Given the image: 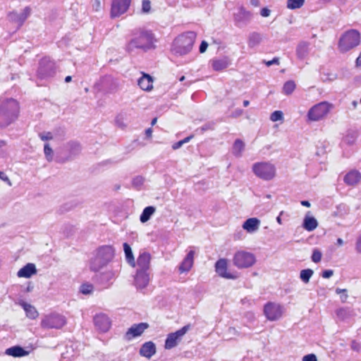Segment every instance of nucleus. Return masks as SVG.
Returning a JSON list of instances; mask_svg holds the SVG:
<instances>
[{"label":"nucleus","instance_id":"nucleus-64","mask_svg":"<svg viewBox=\"0 0 361 361\" xmlns=\"http://www.w3.org/2000/svg\"><path fill=\"white\" fill-rule=\"evenodd\" d=\"M72 80V77L71 75H68L65 78V82H70Z\"/></svg>","mask_w":361,"mask_h":361},{"label":"nucleus","instance_id":"nucleus-63","mask_svg":"<svg viewBox=\"0 0 361 361\" xmlns=\"http://www.w3.org/2000/svg\"><path fill=\"white\" fill-rule=\"evenodd\" d=\"M250 4L254 6H257L259 5V0H250Z\"/></svg>","mask_w":361,"mask_h":361},{"label":"nucleus","instance_id":"nucleus-3","mask_svg":"<svg viewBox=\"0 0 361 361\" xmlns=\"http://www.w3.org/2000/svg\"><path fill=\"white\" fill-rule=\"evenodd\" d=\"M115 250L112 246L104 245L99 247L95 256L91 259L90 269L94 272L102 271L112 260Z\"/></svg>","mask_w":361,"mask_h":361},{"label":"nucleus","instance_id":"nucleus-12","mask_svg":"<svg viewBox=\"0 0 361 361\" xmlns=\"http://www.w3.org/2000/svg\"><path fill=\"white\" fill-rule=\"evenodd\" d=\"M264 313L268 320L277 321L283 316V307L279 304L269 302L264 307Z\"/></svg>","mask_w":361,"mask_h":361},{"label":"nucleus","instance_id":"nucleus-56","mask_svg":"<svg viewBox=\"0 0 361 361\" xmlns=\"http://www.w3.org/2000/svg\"><path fill=\"white\" fill-rule=\"evenodd\" d=\"M334 275V271L332 270H325L322 273V277L325 279H329Z\"/></svg>","mask_w":361,"mask_h":361},{"label":"nucleus","instance_id":"nucleus-30","mask_svg":"<svg viewBox=\"0 0 361 361\" xmlns=\"http://www.w3.org/2000/svg\"><path fill=\"white\" fill-rule=\"evenodd\" d=\"M19 305L23 308L26 313V316L28 318L31 319H35L38 317L39 313L37 310L32 305L27 303L25 301L19 302Z\"/></svg>","mask_w":361,"mask_h":361},{"label":"nucleus","instance_id":"nucleus-5","mask_svg":"<svg viewBox=\"0 0 361 361\" xmlns=\"http://www.w3.org/2000/svg\"><path fill=\"white\" fill-rule=\"evenodd\" d=\"M252 169L257 177L264 180H271L276 176L275 166L269 162L255 163Z\"/></svg>","mask_w":361,"mask_h":361},{"label":"nucleus","instance_id":"nucleus-25","mask_svg":"<svg viewBox=\"0 0 361 361\" xmlns=\"http://www.w3.org/2000/svg\"><path fill=\"white\" fill-rule=\"evenodd\" d=\"M137 85L142 90L150 91L153 88V78L147 73H143L137 80Z\"/></svg>","mask_w":361,"mask_h":361},{"label":"nucleus","instance_id":"nucleus-51","mask_svg":"<svg viewBox=\"0 0 361 361\" xmlns=\"http://www.w3.org/2000/svg\"><path fill=\"white\" fill-rule=\"evenodd\" d=\"M264 63L267 65V66L269 67L272 65H279V58L274 57L272 60L270 61H264Z\"/></svg>","mask_w":361,"mask_h":361},{"label":"nucleus","instance_id":"nucleus-23","mask_svg":"<svg viewBox=\"0 0 361 361\" xmlns=\"http://www.w3.org/2000/svg\"><path fill=\"white\" fill-rule=\"evenodd\" d=\"M195 252L190 250L179 266L180 273L188 272L193 266Z\"/></svg>","mask_w":361,"mask_h":361},{"label":"nucleus","instance_id":"nucleus-59","mask_svg":"<svg viewBox=\"0 0 361 361\" xmlns=\"http://www.w3.org/2000/svg\"><path fill=\"white\" fill-rule=\"evenodd\" d=\"M355 66L356 67L361 66V52L360 53L359 56L356 59Z\"/></svg>","mask_w":361,"mask_h":361},{"label":"nucleus","instance_id":"nucleus-40","mask_svg":"<svg viewBox=\"0 0 361 361\" xmlns=\"http://www.w3.org/2000/svg\"><path fill=\"white\" fill-rule=\"evenodd\" d=\"M31 13V8L29 6H26L22 13H18L19 14V18H20V26H21L25 20L28 18V16Z\"/></svg>","mask_w":361,"mask_h":361},{"label":"nucleus","instance_id":"nucleus-52","mask_svg":"<svg viewBox=\"0 0 361 361\" xmlns=\"http://www.w3.org/2000/svg\"><path fill=\"white\" fill-rule=\"evenodd\" d=\"M302 361H317V358L314 354H308L302 357Z\"/></svg>","mask_w":361,"mask_h":361},{"label":"nucleus","instance_id":"nucleus-61","mask_svg":"<svg viewBox=\"0 0 361 361\" xmlns=\"http://www.w3.org/2000/svg\"><path fill=\"white\" fill-rule=\"evenodd\" d=\"M301 204L302 206H305V207H310L311 206V204L309 201H307V200H303L301 202Z\"/></svg>","mask_w":361,"mask_h":361},{"label":"nucleus","instance_id":"nucleus-6","mask_svg":"<svg viewBox=\"0 0 361 361\" xmlns=\"http://www.w3.org/2000/svg\"><path fill=\"white\" fill-rule=\"evenodd\" d=\"M360 43V34L356 30H350L340 37V51H348Z\"/></svg>","mask_w":361,"mask_h":361},{"label":"nucleus","instance_id":"nucleus-11","mask_svg":"<svg viewBox=\"0 0 361 361\" xmlns=\"http://www.w3.org/2000/svg\"><path fill=\"white\" fill-rule=\"evenodd\" d=\"M190 329V325H185L176 332L171 333L167 336L165 341L164 348L166 350H170L175 348L181 341L182 338Z\"/></svg>","mask_w":361,"mask_h":361},{"label":"nucleus","instance_id":"nucleus-38","mask_svg":"<svg viewBox=\"0 0 361 361\" xmlns=\"http://www.w3.org/2000/svg\"><path fill=\"white\" fill-rule=\"evenodd\" d=\"M295 89V83L293 80L286 82L283 87V92L286 95H290Z\"/></svg>","mask_w":361,"mask_h":361},{"label":"nucleus","instance_id":"nucleus-9","mask_svg":"<svg viewBox=\"0 0 361 361\" xmlns=\"http://www.w3.org/2000/svg\"><path fill=\"white\" fill-rule=\"evenodd\" d=\"M56 66L53 61L48 57L42 58L39 62L37 72V78L40 80L48 79L54 76Z\"/></svg>","mask_w":361,"mask_h":361},{"label":"nucleus","instance_id":"nucleus-48","mask_svg":"<svg viewBox=\"0 0 361 361\" xmlns=\"http://www.w3.org/2000/svg\"><path fill=\"white\" fill-rule=\"evenodd\" d=\"M355 248L357 253L361 254V233L356 238Z\"/></svg>","mask_w":361,"mask_h":361},{"label":"nucleus","instance_id":"nucleus-19","mask_svg":"<svg viewBox=\"0 0 361 361\" xmlns=\"http://www.w3.org/2000/svg\"><path fill=\"white\" fill-rule=\"evenodd\" d=\"M147 323H140L133 325L126 333L125 338L130 341L133 338L140 336L148 328Z\"/></svg>","mask_w":361,"mask_h":361},{"label":"nucleus","instance_id":"nucleus-2","mask_svg":"<svg viewBox=\"0 0 361 361\" xmlns=\"http://www.w3.org/2000/svg\"><path fill=\"white\" fill-rule=\"evenodd\" d=\"M19 103L16 99L7 98L0 101V128H6L18 117Z\"/></svg>","mask_w":361,"mask_h":361},{"label":"nucleus","instance_id":"nucleus-10","mask_svg":"<svg viewBox=\"0 0 361 361\" xmlns=\"http://www.w3.org/2000/svg\"><path fill=\"white\" fill-rule=\"evenodd\" d=\"M66 323V318L58 314H50L44 317L41 326L44 329H61Z\"/></svg>","mask_w":361,"mask_h":361},{"label":"nucleus","instance_id":"nucleus-58","mask_svg":"<svg viewBox=\"0 0 361 361\" xmlns=\"http://www.w3.org/2000/svg\"><path fill=\"white\" fill-rule=\"evenodd\" d=\"M211 127V124H205L201 128L197 129V133H203L207 129Z\"/></svg>","mask_w":361,"mask_h":361},{"label":"nucleus","instance_id":"nucleus-45","mask_svg":"<svg viewBox=\"0 0 361 361\" xmlns=\"http://www.w3.org/2000/svg\"><path fill=\"white\" fill-rule=\"evenodd\" d=\"M93 290V286L90 284H84L80 287V292L82 294L88 295Z\"/></svg>","mask_w":361,"mask_h":361},{"label":"nucleus","instance_id":"nucleus-18","mask_svg":"<svg viewBox=\"0 0 361 361\" xmlns=\"http://www.w3.org/2000/svg\"><path fill=\"white\" fill-rule=\"evenodd\" d=\"M150 280L149 273L145 270H137L135 276V285L138 289L145 288Z\"/></svg>","mask_w":361,"mask_h":361},{"label":"nucleus","instance_id":"nucleus-26","mask_svg":"<svg viewBox=\"0 0 361 361\" xmlns=\"http://www.w3.org/2000/svg\"><path fill=\"white\" fill-rule=\"evenodd\" d=\"M36 272L35 265L32 263H28L18 271L17 275L20 278H30Z\"/></svg>","mask_w":361,"mask_h":361},{"label":"nucleus","instance_id":"nucleus-32","mask_svg":"<svg viewBox=\"0 0 361 361\" xmlns=\"http://www.w3.org/2000/svg\"><path fill=\"white\" fill-rule=\"evenodd\" d=\"M310 44L307 42H300L296 48V54L298 59H304L309 53Z\"/></svg>","mask_w":361,"mask_h":361},{"label":"nucleus","instance_id":"nucleus-36","mask_svg":"<svg viewBox=\"0 0 361 361\" xmlns=\"http://www.w3.org/2000/svg\"><path fill=\"white\" fill-rule=\"evenodd\" d=\"M233 153L239 156L245 148V142L241 139H236L233 144Z\"/></svg>","mask_w":361,"mask_h":361},{"label":"nucleus","instance_id":"nucleus-54","mask_svg":"<svg viewBox=\"0 0 361 361\" xmlns=\"http://www.w3.org/2000/svg\"><path fill=\"white\" fill-rule=\"evenodd\" d=\"M270 13H271V11L267 7L262 8L260 11V14L263 17L269 16Z\"/></svg>","mask_w":361,"mask_h":361},{"label":"nucleus","instance_id":"nucleus-13","mask_svg":"<svg viewBox=\"0 0 361 361\" xmlns=\"http://www.w3.org/2000/svg\"><path fill=\"white\" fill-rule=\"evenodd\" d=\"M130 2L131 0H112L111 18H117L125 13L129 8Z\"/></svg>","mask_w":361,"mask_h":361},{"label":"nucleus","instance_id":"nucleus-37","mask_svg":"<svg viewBox=\"0 0 361 361\" xmlns=\"http://www.w3.org/2000/svg\"><path fill=\"white\" fill-rule=\"evenodd\" d=\"M313 274L314 271L311 269H303L300 273V279L303 283H307Z\"/></svg>","mask_w":361,"mask_h":361},{"label":"nucleus","instance_id":"nucleus-57","mask_svg":"<svg viewBox=\"0 0 361 361\" xmlns=\"http://www.w3.org/2000/svg\"><path fill=\"white\" fill-rule=\"evenodd\" d=\"M122 117L121 116H118L116 118V125L118 126V127H121V128H123L125 126V125L123 124V121H122Z\"/></svg>","mask_w":361,"mask_h":361},{"label":"nucleus","instance_id":"nucleus-7","mask_svg":"<svg viewBox=\"0 0 361 361\" xmlns=\"http://www.w3.org/2000/svg\"><path fill=\"white\" fill-rule=\"evenodd\" d=\"M256 262L254 254L245 250H238L233 257V264L238 269H247L252 267Z\"/></svg>","mask_w":361,"mask_h":361},{"label":"nucleus","instance_id":"nucleus-34","mask_svg":"<svg viewBox=\"0 0 361 361\" xmlns=\"http://www.w3.org/2000/svg\"><path fill=\"white\" fill-rule=\"evenodd\" d=\"M156 208L152 206L147 207L144 209L142 214L140 215V220L142 223H146L149 220L152 215L154 214Z\"/></svg>","mask_w":361,"mask_h":361},{"label":"nucleus","instance_id":"nucleus-53","mask_svg":"<svg viewBox=\"0 0 361 361\" xmlns=\"http://www.w3.org/2000/svg\"><path fill=\"white\" fill-rule=\"evenodd\" d=\"M207 47H208V43H207L206 41L203 40V41L201 42V44H200V47H199V51H200V53H204V52H205V51H206V50H207Z\"/></svg>","mask_w":361,"mask_h":361},{"label":"nucleus","instance_id":"nucleus-44","mask_svg":"<svg viewBox=\"0 0 361 361\" xmlns=\"http://www.w3.org/2000/svg\"><path fill=\"white\" fill-rule=\"evenodd\" d=\"M272 121H278L283 119V113L281 111H274L270 116Z\"/></svg>","mask_w":361,"mask_h":361},{"label":"nucleus","instance_id":"nucleus-42","mask_svg":"<svg viewBox=\"0 0 361 361\" xmlns=\"http://www.w3.org/2000/svg\"><path fill=\"white\" fill-rule=\"evenodd\" d=\"M322 257V252L319 250L314 249L313 250L311 258H312V262H314V263H318L321 261Z\"/></svg>","mask_w":361,"mask_h":361},{"label":"nucleus","instance_id":"nucleus-50","mask_svg":"<svg viewBox=\"0 0 361 361\" xmlns=\"http://www.w3.org/2000/svg\"><path fill=\"white\" fill-rule=\"evenodd\" d=\"M0 179L6 183L8 186H12V183L10 178L3 172L0 171Z\"/></svg>","mask_w":361,"mask_h":361},{"label":"nucleus","instance_id":"nucleus-16","mask_svg":"<svg viewBox=\"0 0 361 361\" xmlns=\"http://www.w3.org/2000/svg\"><path fill=\"white\" fill-rule=\"evenodd\" d=\"M94 324L97 330L102 333L107 332L111 326L110 319L104 314H98L94 318Z\"/></svg>","mask_w":361,"mask_h":361},{"label":"nucleus","instance_id":"nucleus-29","mask_svg":"<svg viewBox=\"0 0 361 361\" xmlns=\"http://www.w3.org/2000/svg\"><path fill=\"white\" fill-rule=\"evenodd\" d=\"M151 257L147 253L141 254L137 260L139 269L137 270L148 271L150 265Z\"/></svg>","mask_w":361,"mask_h":361},{"label":"nucleus","instance_id":"nucleus-17","mask_svg":"<svg viewBox=\"0 0 361 361\" xmlns=\"http://www.w3.org/2000/svg\"><path fill=\"white\" fill-rule=\"evenodd\" d=\"M252 18L250 11H246L243 6L239 8L237 13H234V20L236 26L242 27L249 23Z\"/></svg>","mask_w":361,"mask_h":361},{"label":"nucleus","instance_id":"nucleus-41","mask_svg":"<svg viewBox=\"0 0 361 361\" xmlns=\"http://www.w3.org/2000/svg\"><path fill=\"white\" fill-rule=\"evenodd\" d=\"M192 137H185L182 140H180L172 145L173 149L176 150L180 148L183 145L188 143Z\"/></svg>","mask_w":361,"mask_h":361},{"label":"nucleus","instance_id":"nucleus-8","mask_svg":"<svg viewBox=\"0 0 361 361\" xmlns=\"http://www.w3.org/2000/svg\"><path fill=\"white\" fill-rule=\"evenodd\" d=\"M333 105L327 102H321L312 106L307 114L310 121H318L323 119L329 113Z\"/></svg>","mask_w":361,"mask_h":361},{"label":"nucleus","instance_id":"nucleus-47","mask_svg":"<svg viewBox=\"0 0 361 361\" xmlns=\"http://www.w3.org/2000/svg\"><path fill=\"white\" fill-rule=\"evenodd\" d=\"M350 348L352 350L359 353L361 350V343L358 341H353L350 343Z\"/></svg>","mask_w":361,"mask_h":361},{"label":"nucleus","instance_id":"nucleus-14","mask_svg":"<svg viewBox=\"0 0 361 361\" xmlns=\"http://www.w3.org/2000/svg\"><path fill=\"white\" fill-rule=\"evenodd\" d=\"M116 83L114 82L113 78L110 75H104L94 85V88L98 92L104 93L111 92L116 89Z\"/></svg>","mask_w":361,"mask_h":361},{"label":"nucleus","instance_id":"nucleus-43","mask_svg":"<svg viewBox=\"0 0 361 361\" xmlns=\"http://www.w3.org/2000/svg\"><path fill=\"white\" fill-rule=\"evenodd\" d=\"M151 10V2L149 0H142V12L143 13H148Z\"/></svg>","mask_w":361,"mask_h":361},{"label":"nucleus","instance_id":"nucleus-28","mask_svg":"<svg viewBox=\"0 0 361 361\" xmlns=\"http://www.w3.org/2000/svg\"><path fill=\"white\" fill-rule=\"evenodd\" d=\"M231 65V61L228 57H224L219 59H214L212 61V68L216 71H221L227 68Z\"/></svg>","mask_w":361,"mask_h":361},{"label":"nucleus","instance_id":"nucleus-22","mask_svg":"<svg viewBox=\"0 0 361 361\" xmlns=\"http://www.w3.org/2000/svg\"><path fill=\"white\" fill-rule=\"evenodd\" d=\"M156 352V345L152 341L145 343L140 349V355L147 359H150Z\"/></svg>","mask_w":361,"mask_h":361},{"label":"nucleus","instance_id":"nucleus-39","mask_svg":"<svg viewBox=\"0 0 361 361\" xmlns=\"http://www.w3.org/2000/svg\"><path fill=\"white\" fill-rule=\"evenodd\" d=\"M305 4V0H287V8L291 10L301 8Z\"/></svg>","mask_w":361,"mask_h":361},{"label":"nucleus","instance_id":"nucleus-46","mask_svg":"<svg viewBox=\"0 0 361 361\" xmlns=\"http://www.w3.org/2000/svg\"><path fill=\"white\" fill-rule=\"evenodd\" d=\"M9 20L13 22H16L18 23V25L20 26V18H19V14L16 11H12L9 13L8 14Z\"/></svg>","mask_w":361,"mask_h":361},{"label":"nucleus","instance_id":"nucleus-4","mask_svg":"<svg viewBox=\"0 0 361 361\" xmlns=\"http://www.w3.org/2000/svg\"><path fill=\"white\" fill-rule=\"evenodd\" d=\"M196 36V33L193 31L186 32L178 35L173 42L172 51L180 56L188 54L192 49Z\"/></svg>","mask_w":361,"mask_h":361},{"label":"nucleus","instance_id":"nucleus-27","mask_svg":"<svg viewBox=\"0 0 361 361\" xmlns=\"http://www.w3.org/2000/svg\"><path fill=\"white\" fill-rule=\"evenodd\" d=\"M302 226L303 228L308 231H312L318 226V222L317 219L311 215L310 212H308L306 214L304 218Z\"/></svg>","mask_w":361,"mask_h":361},{"label":"nucleus","instance_id":"nucleus-21","mask_svg":"<svg viewBox=\"0 0 361 361\" xmlns=\"http://www.w3.org/2000/svg\"><path fill=\"white\" fill-rule=\"evenodd\" d=\"M343 181L349 186H355L361 181V173L357 170H352L345 174Z\"/></svg>","mask_w":361,"mask_h":361},{"label":"nucleus","instance_id":"nucleus-55","mask_svg":"<svg viewBox=\"0 0 361 361\" xmlns=\"http://www.w3.org/2000/svg\"><path fill=\"white\" fill-rule=\"evenodd\" d=\"M228 336L231 338L232 336H235L238 335V331L233 327H230L228 329Z\"/></svg>","mask_w":361,"mask_h":361},{"label":"nucleus","instance_id":"nucleus-1","mask_svg":"<svg viewBox=\"0 0 361 361\" xmlns=\"http://www.w3.org/2000/svg\"><path fill=\"white\" fill-rule=\"evenodd\" d=\"M132 37L126 45V51L129 54L135 49H141L146 52L150 49H154L157 42L152 30L145 29H135L132 31Z\"/></svg>","mask_w":361,"mask_h":361},{"label":"nucleus","instance_id":"nucleus-35","mask_svg":"<svg viewBox=\"0 0 361 361\" xmlns=\"http://www.w3.org/2000/svg\"><path fill=\"white\" fill-rule=\"evenodd\" d=\"M123 250L127 262L133 267H135V259L130 246L128 243H123Z\"/></svg>","mask_w":361,"mask_h":361},{"label":"nucleus","instance_id":"nucleus-49","mask_svg":"<svg viewBox=\"0 0 361 361\" xmlns=\"http://www.w3.org/2000/svg\"><path fill=\"white\" fill-rule=\"evenodd\" d=\"M348 298L346 289H340V301L345 302Z\"/></svg>","mask_w":361,"mask_h":361},{"label":"nucleus","instance_id":"nucleus-60","mask_svg":"<svg viewBox=\"0 0 361 361\" xmlns=\"http://www.w3.org/2000/svg\"><path fill=\"white\" fill-rule=\"evenodd\" d=\"M66 132L62 128H59L56 133H55V135H60L61 134H65Z\"/></svg>","mask_w":361,"mask_h":361},{"label":"nucleus","instance_id":"nucleus-20","mask_svg":"<svg viewBox=\"0 0 361 361\" xmlns=\"http://www.w3.org/2000/svg\"><path fill=\"white\" fill-rule=\"evenodd\" d=\"M261 221L255 217L249 218L242 225V228L248 233H256L260 227Z\"/></svg>","mask_w":361,"mask_h":361},{"label":"nucleus","instance_id":"nucleus-62","mask_svg":"<svg viewBox=\"0 0 361 361\" xmlns=\"http://www.w3.org/2000/svg\"><path fill=\"white\" fill-rule=\"evenodd\" d=\"M145 135H151L152 133V128H148L145 130Z\"/></svg>","mask_w":361,"mask_h":361},{"label":"nucleus","instance_id":"nucleus-33","mask_svg":"<svg viewBox=\"0 0 361 361\" xmlns=\"http://www.w3.org/2000/svg\"><path fill=\"white\" fill-rule=\"evenodd\" d=\"M262 35L260 33L257 32H252L250 33L248 37V46L249 47H255L260 44L262 42Z\"/></svg>","mask_w":361,"mask_h":361},{"label":"nucleus","instance_id":"nucleus-31","mask_svg":"<svg viewBox=\"0 0 361 361\" xmlns=\"http://www.w3.org/2000/svg\"><path fill=\"white\" fill-rule=\"evenodd\" d=\"M7 355L12 356L14 357H23L29 354V353L25 350L22 347L16 345L11 348H7L5 351Z\"/></svg>","mask_w":361,"mask_h":361},{"label":"nucleus","instance_id":"nucleus-24","mask_svg":"<svg viewBox=\"0 0 361 361\" xmlns=\"http://www.w3.org/2000/svg\"><path fill=\"white\" fill-rule=\"evenodd\" d=\"M42 140L44 142V154L45 159L48 162H51L54 159V152L49 140L52 137H41Z\"/></svg>","mask_w":361,"mask_h":361},{"label":"nucleus","instance_id":"nucleus-15","mask_svg":"<svg viewBox=\"0 0 361 361\" xmlns=\"http://www.w3.org/2000/svg\"><path fill=\"white\" fill-rule=\"evenodd\" d=\"M228 259H219L215 264V271L217 274L226 279H235L237 276L228 271Z\"/></svg>","mask_w":361,"mask_h":361}]
</instances>
